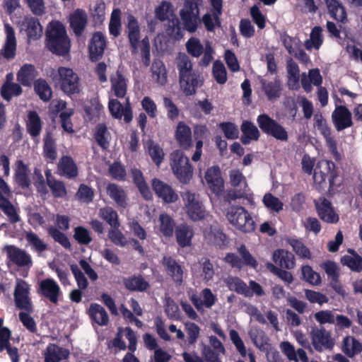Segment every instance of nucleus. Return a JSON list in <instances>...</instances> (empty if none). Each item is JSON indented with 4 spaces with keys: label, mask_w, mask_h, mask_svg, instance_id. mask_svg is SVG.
Wrapping results in <instances>:
<instances>
[{
    "label": "nucleus",
    "mask_w": 362,
    "mask_h": 362,
    "mask_svg": "<svg viewBox=\"0 0 362 362\" xmlns=\"http://www.w3.org/2000/svg\"><path fill=\"white\" fill-rule=\"evenodd\" d=\"M124 287L129 291L144 292L150 288L149 283L141 274H134L123 279Z\"/></svg>",
    "instance_id": "35"
},
{
    "label": "nucleus",
    "mask_w": 362,
    "mask_h": 362,
    "mask_svg": "<svg viewBox=\"0 0 362 362\" xmlns=\"http://www.w3.org/2000/svg\"><path fill=\"white\" fill-rule=\"evenodd\" d=\"M226 284L230 291H235L245 297H252V293L249 291V287L240 278L237 276H229L226 279Z\"/></svg>",
    "instance_id": "43"
},
{
    "label": "nucleus",
    "mask_w": 362,
    "mask_h": 362,
    "mask_svg": "<svg viewBox=\"0 0 362 362\" xmlns=\"http://www.w3.org/2000/svg\"><path fill=\"white\" fill-rule=\"evenodd\" d=\"M58 170L61 175L72 179L78 176V170L74 159L69 156H63L58 163Z\"/></svg>",
    "instance_id": "37"
},
{
    "label": "nucleus",
    "mask_w": 362,
    "mask_h": 362,
    "mask_svg": "<svg viewBox=\"0 0 362 362\" xmlns=\"http://www.w3.org/2000/svg\"><path fill=\"white\" fill-rule=\"evenodd\" d=\"M327 10L331 16L340 22H345L346 13L344 6L339 0H325Z\"/></svg>",
    "instance_id": "47"
},
{
    "label": "nucleus",
    "mask_w": 362,
    "mask_h": 362,
    "mask_svg": "<svg viewBox=\"0 0 362 362\" xmlns=\"http://www.w3.org/2000/svg\"><path fill=\"white\" fill-rule=\"evenodd\" d=\"M108 108L115 119H120L123 117L127 124L130 123L133 119V110L129 98H127L124 106L117 99L110 100Z\"/></svg>",
    "instance_id": "15"
},
{
    "label": "nucleus",
    "mask_w": 362,
    "mask_h": 362,
    "mask_svg": "<svg viewBox=\"0 0 362 362\" xmlns=\"http://www.w3.org/2000/svg\"><path fill=\"white\" fill-rule=\"evenodd\" d=\"M161 264L167 276L176 286H181L184 281V267L172 256H163Z\"/></svg>",
    "instance_id": "10"
},
{
    "label": "nucleus",
    "mask_w": 362,
    "mask_h": 362,
    "mask_svg": "<svg viewBox=\"0 0 362 362\" xmlns=\"http://www.w3.org/2000/svg\"><path fill=\"white\" fill-rule=\"evenodd\" d=\"M158 222L160 234L166 238H172L177 227L175 221L169 214L162 213L159 215Z\"/></svg>",
    "instance_id": "40"
},
{
    "label": "nucleus",
    "mask_w": 362,
    "mask_h": 362,
    "mask_svg": "<svg viewBox=\"0 0 362 362\" xmlns=\"http://www.w3.org/2000/svg\"><path fill=\"white\" fill-rule=\"evenodd\" d=\"M23 93L21 84L13 82H4L1 88V95L6 101L11 100L13 96H18Z\"/></svg>",
    "instance_id": "49"
},
{
    "label": "nucleus",
    "mask_w": 362,
    "mask_h": 362,
    "mask_svg": "<svg viewBox=\"0 0 362 362\" xmlns=\"http://www.w3.org/2000/svg\"><path fill=\"white\" fill-rule=\"evenodd\" d=\"M332 117L334 124L338 131L352 125L351 114L345 106H337L332 112Z\"/></svg>",
    "instance_id": "22"
},
{
    "label": "nucleus",
    "mask_w": 362,
    "mask_h": 362,
    "mask_svg": "<svg viewBox=\"0 0 362 362\" xmlns=\"http://www.w3.org/2000/svg\"><path fill=\"white\" fill-rule=\"evenodd\" d=\"M29 294V285L23 280L17 282L13 293L16 308L28 313H33V305Z\"/></svg>",
    "instance_id": "9"
},
{
    "label": "nucleus",
    "mask_w": 362,
    "mask_h": 362,
    "mask_svg": "<svg viewBox=\"0 0 362 362\" xmlns=\"http://www.w3.org/2000/svg\"><path fill=\"white\" fill-rule=\"evenodd\" d=\"M127 79L119 70L110 76L111 89L115 95L119 98H123L127 92Z\"/></svg>",
    "instance_id": "31"
},
{
    "label": "nucleus",
    "mask_w": 362,
    "mask_h": 362,
    "mask_svg": "<svg viewBox=\"0 0 362 362\" xmlns=\"http://www.w3.org/2000/svg\"><path fill=\"white\" fill-rule=\"evenodd\" d=\"M230 180L233 187H240V188L230 192L229 195L234 199L244 197L247 194V184L243 173L238 170H231L230 172Z\"/></svg>",
    "instance_id": "21"
},
{
    "label": "nucleus",
    "mask_w": 362,
    "mask_h": 362,
    "mask_svg": "<svg viewBox=\"0 0 362 362\" xmlns=\"http://www.w3.org/2000/svg\"><path fill=\"white\" fill-rule=\"evenodd\" d=\"M109 33L114 37H117L121 34V11L119 8H115L110 16L109 23Z\"/></svg>",
    "instance_id": "52"
},
{
    "label": "nucleus",
    "mask_w": 362,
    "mask_h": 362,
    "mask_svg": "<svg viewBox=\"0 0 362 362\" xmlns=\"http://www.w3.org/2000/svg\"><path fill=\"white\" fill-rule=\"evenodd\" d=\"M323 42L322 28L315 26L313 28L310 38L305 42V47L307 49H318Z\"/></svg>",
    "instance_id": "48"
},
{
    "label": "nucleus",
    "mask_w": 362,
    "mask_h": 362,
    "mask_svg": "<svg viewBox=\"0 0 362 362\" xmlns=\"http://www.w3.org/2000/svg\"><path fill=\"white\" fill-rule=\"evenodd\" d=\"M175 64L178 71L181 90L187 96L194 95L197 88L203 83L199 73L193 69V64L185 53H178Z\"/></svg>",
    "instance_id": "1"
},
{
    "label": "nucleus",
    "mask_w": 362,
    "mask_h": 362,
    "mask_svg": "<svg viewBox=\"0 0 362 362\" xmlns=\"http://www.w3.org/2000/svg\"><path fill=\"white\" fill-rule=\"evenodd\" d=\"M25 127L27 132L32 138L40 136L42 129V121L36 111L30 110L28 112Z\"/></svg>",
    "instance_id": "33"
},
{
    "label": "nucleus",
    "mask_w": 362,
    "mask_h": 362,
    "mask_svg": "<svg viewBox=\"0 0 362 362\" xmlns=\"http://www.w3.org/2000/svg\"><path fill=\"white\" fill-rule=\"evenodd\" d=\"M175 233L180 247H185L191 245L194 232L187 223L178 225L175 228Z\"/></svg>",
    "instance_id": "38"
},
{
    "label": "nucleus",
    "mask_w": 362,
    "mask_h": 362,
    "mask_svg": "<svg viewBox=\"0 0 362 362\" xmlns=\"http://www.w3.org/2000/svg\"><path fill=\"white\" fill-rule=\"evenodd\" d=\"M6 250L9 259L18 267L28 269L32 267V257L26 251L15 245L6 246Z\"/></svg>",
    "instance_id": "17"
},
{
    "label": "nucleus",
    "mask_w": 362,
    "mask_h": 362,
    "mask_svg": "<svg viewBox=\"0 0 362 362\" xmlns=\"http://www.w3.org/2000/svg\"><path fill=\"white\" fill-rule=\"evenodd\" d=\"M126 28L127 30V37L129 42L132 54H136L139 52L140 42V28L138 20L132 15L127 16Z\"/></svg>",
    "instance_id": "16"
},
{
    "label": "nucleus",
    "mask_w": 362,
    "mask_h": 362,
    "mask_svg": "<svg viewBox=\"0 0 362 362\" xmlns=\"http://www.w3.org/2000/svg\"><path fill=\"white\" fill-rule=\"evenodd\" d=\"M106 192L118 207L125 209L127 206L128 197L122 187L115 183H109L106 187Z\"/></svg>",
    "instance_id": "27"
},
{
    "label": "nucleus",
    "mask_w": 362,
    "mask_h": 362,
    "mask_svg": "<svg viewBox=\"0 0 362 362\" xmlns=\"http://www.w3.org/2000/svg\"><path fill=\"white\" fill-rule=\"evenodd\" d=\"M41 294L52 303L57 304L60 294V287L52 279H45L40 283Z\"/></svg>",
    "instance_id": "26"
},
{
    "label": "nucleus",
    "mask_w": 362,
    "mask_h": 362,
    "mask_svg": "<svg viewBox=\"0 0 362 362\" xmlns=\"http://www.w3.org/2000/svg\"><path fill=\"white\" fill-rule=\"evenodd\" d=\"M76 197L78 201L88 204L93 200L94 190L86 184H81L76 193Z\"/></svg>",
    "instance_id": "62"
},
{
    "label": "nucleus",
    "mask_w": 362,
    "mask_h": 362,
    "mask_svg": "<svg viewBox=\"0 0 362 362\" xmlns=\"http://www.w3.org/2000/svg\"><path fill=\"white\" fill-rule=\"evenodd\" d=\"M172 171L179 182L189 184L193 176V168L188 157L181 150L173 151L170 156Z\"/></svg>",
    "instance_id": "3"
},
{
    "label": "nucleus",
    "mask_w": 362,
    "mask_h": 362,
    "mask_svg": "<svg viewBox=\"0 0 362 362\" xmlns=\"http://www.w3.org/2000/svg\"><path fill=\"white\" fill-rule=\"evenodd\" d=\"M34 90L43 102H49L52 97V90L47 81L44 78H38L34 81Z\"/></svg>",
    "instance_id": "45"
},
{
    "label": "nucleus",
    "mask_w": 362,
    "mask_h": 362,
    "mask_svg": "<svg viewBox=\"0 0 362 362\" xmlns=\"http://www.w3.org/2000/svg\"><path fill=\"white\" fill-rule=\"evenodd\" d=\"M212 74L215 81L219 84H224L227 81V71L222 62L216 60L214 62Z\"/></svg>",
    "instance_id": "59"
},
{
    "label": "nucleus",
    "mask_w": 362,
    "mask_h": 362,
    "mask_svg": "<svg viewBox=\"0 0 362 362\" xmlns=\"http://www.w3.org/2000/svg\"><path fill=\"white\" fill-rule=\"evenodd\" d=\"M204 237L209 244L220 249L226 247L228 244L226 235L218 226H211Z\"/></svg>",
    "instance_id": "24"
},
{
    "label": "nucleus",
    "mask_w": 362,
    "mask_h": 362,
    "mask_svg": "<svg viewBox=\"0 0 362 362\" xmlns=\"http://www.w3.org/2000/svg\"><path fill=\"white\" fill-rule=\"evenodd\" d=\"M25 240L31 246L32 249L39 255L48 250V245L40 239L36 233L31 230L26 232Z\"/></svg>",
    "instance_id": "51"
},
{
    "label": "nucleus",
    "mask_w": 362,
    "mask_h": 362,
    "mask_svg": "<svg viewBox=\"0 0 362 362\" xmlns=\"http://www.w3.org/2000/svg\"><path fill=\"white\" fill-rule=\"evenodd\" d=\"M70 352L67 349L59 346L54 344H49L45 354V362H60L67 359Z\"/></svg>",
    "instance_id": "32"
},
{
    "label": "nucleus",
    "mask_w": 362,
    "mask_h": 362,
    "mask_svg": "<svg viewBox=\"0 0 362 362\" xmlns=\"http://www.w3.org/2000/svg\"><path fill=\"white\" fill-rule=\"evenodd\" d=\"M334 165L332 162L327 160H321L318 162L314 171L313 179L316 183H323L327 176L332 173Z\"/></svg>",
    "instance_id": "42"
},
{
    "label": "nucleus",
    "mask_w": 362,
    "mask_h": 362,
    "mask_svg": "<svg viewBox=\"0 0 362 362\" xmlns=\"http://www.w3.org/2000/svg\"><path fill=\"white\" fill-rule=\"evenodd\" d=\"M42 154L46 160L53 162L57 158L56 139L51 132H47L43 138Z\"/></svg>",
    "instance_id": "34"
},
{
    "label": "nucleus",
    "mask_w": 362,
    "mask_h": 362,
    "mask_svg": "<svg viewBox=\"0 0 362 362\" xmlns=\"http://www.w3.org/2000/svg\"><path fill=\"white\" fill-rule=\"evenodd\" d=\"M341 351L352 358L362 351V343L352 336H346L341 341Z\"/></svg>",
    "instance_id": "41"
},
{
    "label": "nucleus",
    "mask_w": 362,
    "mask_h": 362,
    "mask_svg": "<svg viewBox=\"0 0 362 362\" xmlns=\"http://www.w3.org/2000/svg\"><path fill=\"white\" fill-rule=\"evenodd\" d=\"M26 33L30 39H37L41 36L42 28L37 18H30L27 19Z\"/></svg>",
    "instance_id": "54"
},
{
    "label": "nucleus",
    "mask_w": 362,
    "mask_h": 362,
    "mask_svg": "<svg viewBox=\"0 0 362 362\" xmlns=\"http://www.w3.org/2000/svg\"><path fill=\"white\" fill-rule=\"evenodd\" d=\"M315 206L320 218L328 223H336L339 217L332 206L330 202L325 198H320L315 201Z\"/></svg>",
    "instance_id": "18"
},
{
    "label": "nucleus",
    "mask_w": 362,
    "mask_h": 362,
    "mask_svg": "<svg viewBox=\"0 0 362 362\" xmlns=\"http://www.w3.org/2000/svg\"><path fill=\"white\" fill-rule=\"evenodd\" d=\"M14 180L16 184L22 189H28L30 187V169L22 160L16 163Z\"/></svg>",
    "instance_id": "28"
},
{
    "label": "nucleus",
    "mask_w": 362,
    "mask_h": 362,
    "mask_svg": "<svg viewBox=\"0 0 362 362\" xmlns=\"http://www.w3.org/2000/svg\"><path fill=\"white\" fill-rule=\"evenodd\" d=\"M187 53L193 57H199L204 52V47L199 39L192 37L185 44Z\"/></svg>",
    "instance_id": "57"
},
{
    "label": "nucleus",
    "mask_w": 362,
    "mask_h": 362,
    "mask_svg": "<svg viewBox=\"0 0 362 362\" xmlns=\"http://www.w3.org/2000/svg\"><path fill=\"white\" fill-rule=\"evenodd\" d=\"M73 237L79 245H87L93 240L90 230L83 226L75 227Z\"/></svg>",
    "instance_id": "56"
},
{
    "label": "nucleus",
    "mask_w": 362,
    "mask_h": 362,
    "mask_svg": "<svg viewBox=\"0 0 362 362\" xmlns=\"http://www.w3.org/2000/svg\"><path fill=\"white\" fill-rule=\"evenodd\" d=\"M313 121L314 128L323 135L332 153L338 158L339 155L337 151V142L331 136V130L327 125L326 119L321 114L317 113L314 115Z\"/></svg>",
    "instance_id": "14"
},
{
    "label": "nucleus",
    "mask_w": 362,
    "mask_h": 362,
    "mask_svg": "<svg viewBox=\"0 0 362 362\" xmlns=\"http://www.w3.org/2000/svg\"><path fill=\"white\" fill-rule=\"evenodd\" d=\"M226 218L237 230L243 233H252L256 228L255 221L243 206H229L227 209Z\"/></svg>",
    "instance_id": "4"
},
{
    "label": "nucleus",
    "mask_w": 362,
    "mask_h": 362,
    "mask_svg": "<svg viewBox=\"0 0 362 362\" xmlns=\"http://www.w3.org/2000/svg\"><path fill=\"white\" fill-rule=\"evenodd\" d=\"M239 257L236 254L228 252L224 257V261L230 264L231 267L241 269L244 267H247L256 269L258 267L257 259L251 255L245 245H241L238 247Z\"/></svg>",
    "instance_id": "8"
},
{
    "label": "nucleus",
    "mask_w": 362,
    "mask_h": 362,
    "mask_svg": "<svg viewBox=\"0 0 362 362\" xmlns=\"http://www.w3.org/2000/svg\"><path fill=\"white\" fill-rule=\"evenodd\" d=\"M242 136L240 141L243 144L247 145L252 141H257L259 137V132L257 127L250 121L244 120L240 125Z\"/></svg>",
    "instance_id": "36"
},
{
    "label": "nucleus",
    "mask_w": 362,
    "mask_h": 362,
    "mask_svg": "<svg viewBox=\"0 0 362 362\" xmlns=\"http://www.w3.org/2000/svg\"><path fill=\"white\" fill-rule=\"evenodd\" d=\"M341 262L353 272H359L362 270V258L356 254L344 255L341 257Z\"/></svg>",
    "instance_id": "53"
},
{
    "label": "nucleus",
    "mask_w": 362,
    "mask_h": 362,
    "mask_svg": "<svg viewBox=\"0 0 362 362\" xmlns=\"http://www.w3.org/2000/svg\"><path fill=\"white\" fill-rule=\"evenodd\" d=\"M182 197L184 210L191 221H199L206 218V211L198 194L187 190L182 194Z\"/></svg>",
    "instance_id": "5"
},
{
    "label": "nucleus",
    "mask_w": 362,
    "mask_h": 362,
    "mask_svg": "<svg viewBox=\"0 0 362 362\" xmlns=\"http://www.w3.org/2000/svg\"><path fill=\"white\" fill-rule=\"evenodd\" d=\"M47 183L52 195L56 198L64 197L66 195V189L62 181L57 180L52 176L49 170L45 172Z\"/></svg>",
    "instance_id": "46"
},
{
    "label": "nucleus",
    "mask_w": 362,
    "mask_h": 362,
    "mask_svg": "<svg viewBox=\"0 0 362 362\" xmlns=\"http://www.w3.org/2000/svg\"><path fill=\"white\" fill-rule=\"evenodd\" d=\"M100 217L107 224L112 227H120V222L117 212L110 206L101 208L99 212Z\"/></svg>",
    "instance_id": "50"
},
{
    "label": "nucleus",
    "mask_w": 362,
    "mask_h": 362,
    "mask_svg": "<svg viewBox=\"0 0 362 362\" xmlns=\"http://www.w3.org/2000/svg\"><path fill=\"white\" fill-rule=\"evenodd\" d=\"M302 275L303 279L313 286H318L321 284L320 274L315 272L311 267L305 265L302 267Z\"/></svg>",
    "instance_id": "61"
},
{
    "label": "nucleus",
    "mask_w": 362,
    "mask_h": 362,
    "mask_svg": "<svg viewBox=\"0 0 362 362\" xmlns=\"http://www.w3.org/2000/svg\"><path fill=\"white\" fill-rule=\"evenodd\" d=\"M57 72L59 84L64 93L67 95L79 93L81 91L80 78L72 69L60 66Z\"/></svg>",
    "instance_id": "6"
},
{
    "label": "nucleus",
    "mask_w": 362,
    "mask_h": 362,
    "mask_svg": "<svg viewBox=\"0 0 362 362\" xmlns=\"http://www.w3.org/2000/svg\"><path fill=\"white\" fill-rule=\"evenodd\" d=\"M152 76L156 81L164 85L167 82V72L164 64L161 61L154 62L151 66Z\"/></svg>",
    "instance_id": "55"
},
{
    "label": "nucleus",
    "mask_w": 362,
    "mask_h": 362,
    "mask_svg": "<svg viewBox=\"0 0 362 362\" xmlns=\"http://www.w3.org/2000/svg\"><path fill=\"white\" fill-rule=\"evenodd\" d=\"M46 47L52 54L66 57L69 54L71 41L64 25L60 22L52 24L46 33Z\"/></svg>",
    "instance_id": "2"
},
{
    "label": "nucleus",
    "mask_w": 362,
    "mask_h": 362,
    "mask_svg": "<svg viewBox=\"0 0 362 362\" xmlns=\"http://www.w3.org/2000/svg\"><path fill=\"white\" fill-rule=\"evenodd\" d=\"M109 239L115 245L124 247L127 245V240L124 235L119 230V227H112L108 231Z\"/></svg>",
    "instance_id": "64"
},
{
    "label": "nucleus",
    "mask_w": 362,
    "mask_h": 362,
    "mask_svg": "<svg viewBox=\"0 0 362 362\" xmlns=\"http://www.w3.org/2000/svg\"><path fill=\"white\" fill-rule=\"evenodd\" d=\"M88 315L92 322L100 326H106L109 322V316L107 311L98 303H93L90 305Z\"/></svg>",
    "instance_id": "30"
},
{
    "label": "nucleus",
    "mask_w": 362,
    "mask_h": 362,
    "mask_svg": "<svg viewBox=\"0 0 362 362\" xmlns=\"http://www.w3.org/2000/svg\"><path fill=\"white\" fill-rule=\"evenodd\" d=\"M175 137L182 149L188 150L192 146V130L184 122H178Z\"/></svg>",
    "instance_id": "23"
},
{
    "label": "nucleus",
    "mask_w": 362,
    "mask_h": 362,
    "mask_svg": "<svg viewBox=\"0 0 362 362\" xmlns=\"http://www.w3.org/2000/svg\"><path fill=\"white\" fill-rule=\"evenodd\" d=\"M148 153L153 162L159 166L164 159V152L163 148L157 144L150 141L148 144Z\"/></svg>",
    "instance_id": "63"
},
{
    "label": "nucleus",
    "mask_w": 362,
    "mask_h": 362,
    "mask_svg": "<svg viewBox=\"0 0 362 362\" xmlns=\"http://www.w3.org/2000/svg\"><path fill=\"white\" fill-rule=\"evenodd\" d=\"M204 178L211 191L219 195L223 190V180L218 166H213L207 169Z\"/></svg>",
    "instance_id": "19"
},
{
    "label": "nucleus",
    "mask_w": 362,
    "mask_h": 362,
    "mask_svg": "<svg viewBox=\"0 0 362 362\" xmlns=\"http://www.w3.org/2000/svg\"><path fill=\"white\" fill-rule=\"evenodd\" d=\"M312 344L317 351L332 349L334 345V339L329 332L325 328L314 327L310 333Z\"/></svg>",
    "instance_id": "11"
},
{
    "label": "nucleus",
    "mask_w": 362,
    "mask_h": 362,
    "mask_svg": "<svg viewBox=\"0 0 362 362\" xmlns=\"http://www.w3.org/2000/svg\"><path fill=\"white\" fill-rule=\"evenodd\" d=\"M6 39L2 54L7 59H13L16 54V40L13 28L8 24L5 25Z\"/></svg>",
    "instance_id": "39"
},
{
    "label": "nucleus",
    "mask_w": 362,
    "mask_h": 362,
    "mask_svg": "<svg viewBox=\"0 0 362 362\" xmlns=\"http://www.w3.org/2000/svg\"><path fill=\"white\" fill-rule=\"evenodd\" d=\"M218 127L227 139L234 140L239 137L238 127L233 122H223L218 124Z\"/></svg>",
    "instance_id": "58"
},
{
    "label": "nucleus",
    "mask_w": 362,
    "mask_h": 362,
    "mask_svg": "<svg viewBox=\"0 0 362 362\" xmlns=\"http://www.w3.org/2000/svg\"><path fill=\"white\" fill-rule=\"evenodd\" d=\"M70 28L77 37L83 35L88 24V16L86 11L81 8L76 9L69 18Z\"/></svg>",
    "instance_id": "20"
},
{
    "label": "nucleus",
    "mask_w": 362,
    "mask_h": 362,
    "mask_svg": "<svg viewBox=\"0 0 362 362\" xmlns=\"http://www.w3.org/2000/svg\"><path fill=\"white\" fill-rule=\"evenodd\" d=\"M106 46L105 35L100 31L93 33L88 47L90 60L93 62L99 61L103 56Z\"/></svg>",
    "instance_id": "13"
},
{
    "label": "nucleus",
    "mask_w": 362,
    "mask_h": 362,
    "mask_svg": "<svg viewBox=\"0 0 362 362\" xmlns=\"http://www.w3.org/2000/svg\"><path fill=\"white\" fill-rule=\"evenodd\" d=\"M37 75L38 72L34 65L25 64L18 71L16 79L21 85L25 87H31Z\"/></svg>",
    "instance_id": "25"
},
{
    "label": "nucleus",
    "mask_w": 362,
    "mask_h": 362,
    "mask_svg": "<svg viewBox=\"0 0 362 362\" xmlns=\"http://www.w3.org/2000/svg\"><path fill=\"white\" fill-rule=\"evenodd\" d=\"M107 133V128L103 123H100L96 126L95 139L97 144L103 148L107 149L109 147L110 143L106 137Z\"/></svg>",
    "instance_id": "60"
},
{
    "label": "nucleus",
    "mask_w": 362,
    "mask_h": 362,
    "mask_svg": "<svg viewBox=\"0 0 362 362\" xmlns=\"http://www.w3.org/2000/svg\"><path fill=\"white\" fill-rule=\"evenodd\" d=\"M133 182L139 191L141 197L145 200H151L153 194L146 183L143 173L138 168H132L131 170Z\"/></svg>",
    "instance_id": "29"
},
{
    "label": "nucleus",
    "mask_w": 362,
    "mask_h": 362,
    "mask_svg": "<svg viewBox=\"0 0 362 362\" xmlns=\"http://www.w3.org/2000/svg\"><path fill=\"white\" fill-rule=\"evenodd\" d=\"M273 260L277 265L288 269L295 265L293 254L284 250H276L273 254Z\"/></svg>",
    "instance_id": "44"
},
{
    "label": "nucleus",
    "mask_w": 362,
    "mask_h": 362,
    "mask_svg": "<svg viewBox=\"0 0 362 362\" xmlns=\"http://www.w3.org/2000/svg\"><path fill=\"white\" fill-rule=\"evenodd\" d=\"M151 186L156 195L165 204L175 203L179 199L178 194L172 186L160 179H152Z\"/></svg>",
    "instance_id": "12"
},
{
    "label": "nucleus",
    "mask_w": 362,
    "mask_h": 362,
    "mask_svg": "<svg viewBox=\"0 0 362 362\" xmlns=\"http://www.w3.org/2000/svg\"><path fill=\"white\" fill-rule=\"evenodd\" d=\"M70 221L71 219L68 216L57 214L56 224L59 228L52 226L47 228L48 235L54 241L66 250H71V244L67 235L59 229L64 231L67 230L70 226Z\"/></svg>",
    "instance_id": "7"
}]
</instances>
